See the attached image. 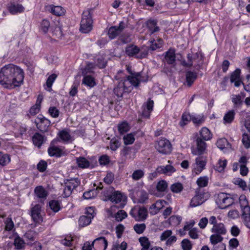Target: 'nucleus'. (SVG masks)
Instances as JSON below:
<instances>
[{"instance_id": "aec40b11", "label": "nucleus", "mask_w": 250, "mask_h": 250, "mask_svg": "<svg viewBox=\"0 0 250 250\" xmlns=\"http://www.w3.org/2000/svg\"><path fill=\"white\" fill-rule=\"evenodd\" d=\"M241 70L239 69H236L233 72L230 76V82L234 83V85L236 87H238L240 85L242 82L240 79Z\"/></svg>"}, {"instance_id": "774afa93", "label": "nucleus", "mask_w": 250, "mask_h": 250, "mask_svg": "<svg viewBox=\"0 0 250 250\" xmlns=\"http://www.w3.org/2000/svg\"><path fill=\"white\" fill-rule=\"evenodd\" d=\"M127 248V243L123 242L121 244H114L113 246L112 250H125Z\"/></svg>"}, {"instance_id": "58836bf2", "label": "nucleus", "mask_w": 250, "mask_h": 250, "mask_svg": "<svg viewBox=\"0 0 250 250\" xmlns=\"http://www.w3.org/2000/svg\"><path fill=\"white\" fill-rule=\"evenodd\" d=\"M146 25L151 33L157 32L159 28L157 26V21L155 20H149L146 22Z\"/></svg>"}, {"instance_id": "9b49d317", "label": "nucleus", "mask_w": 250, "mask_h": 250, "mask_svg": "<svg viewBox=\"0 0 250 250\" xmlns=\"http://www.w3.org/2000/svg\"><path fill=\"white\" fill-rule=\"evenodd\" d=\"M37 127L42 132H45L47 130L50 125V121L44 118L42 115H39L34 121Z\"/></svg>"}, {"instance_id": "f3484780", "label": "nucleus", "mask_w": 250, "mask_h": 250, "mask_svg": "<svg viewBox=\"0 0 250 250\" xmlns=\"http://www.w3.org/2000/svg\"><path fill=\"white\" fill-rule=\"evenodd\" d=\"M42 207L40 205H36L31 208V217L36 223H40L42 221L41 214Z\"/></svg>"}, {"instance_id": "c85d7f7f", "label": "nucleus", "mask_w": 250, "mask_h": 250, "mask_svg": "<svg viewBox=\"0 0 250 250\" xmlns=\"http://www.w3.org/2000/svg\"><path fill=\"white\" fill-rule=\"evenodd\" d=\"M186 82L188 86H190L197 78V74L196 72L188 71L186 74Z\"/></svg>"}, {"instance_id": "1a4fd4ad", "label": "nucleus", "mask_w": 250, "mask_h": 250, "mask_svg": "<svg viewBox=\"0 0 250 250\" xmlns=\"http://www.w3.org/2000/svg\"><path fill=\"white\" fill-rule=\"evenodd\" d=\"M130 215L135 220L142 221L146 220L147 217V210L144 208H134L129 212Z\"/></svg>"}, {"instance_id": "c756f323", "label": "nucleus", "mask_w": 250, "mask_h": 250, "mask_svg": "<svg viewBox=\"0 0 250 250\" xmlns=\"http://www.w3.org/2000/svg\"><path fill=\"white\" fill-rule=\"evenodd\" d=\"M32 141L35 146L40 147L44 141V136L39 133H36L32 137Z\"/></svg>"}, {"instance_id": "423d86ee", "label": "nucleus", "mask_w": 250, "mask_h": 250, "mask_svg": "<svg viewBox=\"0 0 250 250\" xmlns=\"http://www.w3.org/2000/svg\"><path fill=\"white\" fill-rule=\"evenodd\" d=\"M80 184V180L78 178L67 180L64 183L65 187L63 189L62 196L67 197L70 196L72 191Z\"/></svg>"}, {"instance_id": "6ab92c4d", "label": "nucleus", "mask_w": 250, "mask_h": 250, "mask_svg": "<svg viewBox=\"0 0 250 250\" xmlns=\"http://www.w3.org/2000/svg\"><path fill=\"white\" fill-rule=\"evenodd\" d=\"M206 200L204 194H197L191 199L190 206L192 208L196 207L203 204Z\"/></svg>"}, {"instance_id": "a19ab883", "label": "nucleus", "mask_w": 250, "mask_h": 250, "mask_svg": "<svg viewBox=\"0 0 250 250\" xmlns=\"http://www.w3.org/2000/svg\"><path fill=\"white\" fill-rule=\"evenodd\" d=\"M14 245L16 249L21 250L24 248L25 243L22 238L17 236L15 238Z\"/></svg>"}, {"instance_id": "13d9d810", "label": "nucleus", "mask_w": 250, "mask_h": 250, "mask_svg": "<svg viewBox=\"0 0 250 250\" xmlns=\"http://www.w3.org/2000/svg\"><path fill=\"white\" fill-rule=\"evenodd\" d=\"M36 235V233L34 230H30L27 231L24 234V237L27 240L30 241H33L35 240V238Z\"/></svg>"}, {"instance_id": "bf43d9fd", "label": "nucleus", "mask_w": 250, "mask_h": 250, "mask_svg": "<svg viewBox=\"0 0 250 250\" xmlns=\"http://www.w3.org/2000/svg\"><path fill=\"white\" fill-rule=\"evenodd\" d=\"M56 78H57V75L55 74H53L51 75L50 76H49L48 77V78H47L46 82V84L47 87L49 89H51L52 84L54 83V82L55 81V80H56ZM48 90H50V89H49Z\"/></svg>"}, {"instance_id": "4c0bfd02", "label": "nucleus", "mask_w": 250, "mask_h": 250, "mask_svg": "<svg viewBox=\"0 0 250 250\" xmlns=\"http://www.w3.org/2000/svg\"><path fill=\"white\" fill-rule=\"evenodd\" d=\"M138 202L139 203H145L148 198L147 193L144 190L138 191Z\"/></svg>"}, {"instance_id": "bb28decb", "label": "nucleus", "mask_w": 250, "mask_h": 250, "mask_svg": "<svg viewBox=\"0 0 250 250\" xmlns=\"http://www.w3.org/2000/svg\"><path fill=\"white\" fill-rule=\"evenodd\" d=\"M239 203L242 212L245 211L248 213L250 210V207L245 195H242L239 197Z\"/></svg>"}, {"instance_id": "0e129e2a", "label": "nucleus", "mask_w": 250, "mask_h": 250, "mask_svg": "<svg viewBox=\"0 0 250 250\" xmlns=\"http://www.w3.org/2000/svg\"><path fill=\"white\" fill-rule=\"evenodd\" d=\"M242 143L246 148H249L250 147V136L248 134H243Z\"/></svg>"}, {"instance_id": "8fccbe9b", "label": "nucleus", "mask_w": 250, "mask_h": 250, "mask_svg": "<svg viewBox=\"0 0 250 250\" xmlns=\"http://www.w3.org/2000/svg\"><path fill=\"white\" fill-rule=\"evenodd\" d=\"M242 218L244 225L249 229H250V210L247 213L242 212Z\"/></svg>"}, {"instance_id": "a211bd4d", "label": "nucleus", "mask_w": 250, "mask_h": 250, "mask_svg": "<svg viewBox=\"0 0 250 250\" xmlns=\"http://www.w3.org/2000/svg\"><path fill=\"white\" fill-rule=\"evenodd\" d=\"M176 61V56L175 50L172 49H169L165 52L163 62L168 64H174Z\"/></svg>"}, {"instance_id": "dca6fc26", "label": "nucleus", "mask_w": 250, "mask_h": 250, "mask_svg": "<svg viewBox=\"0 0 250 250\" xmlns=\"http://www.w3.org/2000/svg\"><path fill=\"white\" fill-rule=\"evenodd\" d=\"M92 243L95 250H105L108 245L107 241L104 237L95 239Z\"/></svg>"}, {"instance_id": "2eb2a0df", "label": "nucleus", "mask_w": 250, "mask_h": 250, "mask_svg": "<svg viewBox=\"0 0 250 250\" xmlns=\"http://www.w3.org/2000/svg\"><path fill=\"white\" fill-rule=\"evenodd\" d=\"M168 164L166 166H161L158 167L156 171L158 173L164 174L167 175H171L175 171L176 169L171 165L170 161H168Z\"/></svg>"}, {"instance_id": "ddd939ff", "label": "nucleus", "mask_w": 250, "mask_h": 250, "mask_svg": "<svg viewBox=\"0 0 250 250\" xmlns=\"http://www.w3.org/2000/svg\"><path fill=\"white\" fill-rule=\"evenodd\" d=\"M201 137H197L196 140V149L192 151L195 155H201L205 153L207 148V144Z\"/></svg>"}, {"instance_id": "7c9ffc66", "label": "nucleus", "mask_w": 250, "mask_h": 250, "mask_svg": "<svg viewBox=\"0 0 250 250\" xmlns=\"http://www.w3.org/2000/svg\"><path fill=\"white\" fill-rule=\"evenodd\" d=\"M138 240L142 247L141 250H149L150 247V242L147 237L146 236L140 237Z\"/></svg>"}, {"instance_id": "c03bdc74", "label": "nucleus", "mask_w": 250, "mask_h": 250, "mask_svg": "<svg viewBox=\"0 0 250 250\" xmlns=\"http://www.w3.org/2000/svg\"><path fill=\"white\" fill-rule=\"evenodd\" d=\"M208 176H202L198 178L196 183L200 188H204L208 186Z\"/></svg>"}, {"instance_id": "603ef678", "label": "nucleus", "mask_w": 250, "mask_h": 250, "mask_svg": "<svg viewBox=\"0 0 250 250\" xmlns=\"http://www.w3.org/2000/svg\"><path fill=\"white\" fill-rule=\"evenodd\" d=\"M146 229V225L144 223L136 224L133 226L135 231L139 234L143 233Z\"/></svg>"}, {"instance_id": "b1692460", "label": "nucleus", "mask_w": 250, "mask_h": 250, "mask_svg": "<svg viewBox=\"0 0 250 250\" xmlns=\"http://www.w3.org/2000/svg\"><path fill=\"white\" fill-rule=\"evenodd\" d=\"M36 196L41 200H45L48 195L47 191L42 186H38L34 189Z\"/></svg>"}, {"instance_id": "69168bd1", "label": "nucleus", "mask_w": 250, "mask_h": 250, "mask_svg": "<svg viewBox=\"0 0 250 250\" xmlns=\"http://www.w3.org/2000/svg\"><path fill=\"white\" fill-rule=\"evenodd\" d=\"M227 163V161L226 160L223 161L219 160L216 166V170L219 172L223 171L226 167Z\"/></svg>"}, {"instance_id": "393cba45", "label": "nucleus", "mask_w": 250, "mask_h": 250, "mask_svg": "<svg viewBox=\"0 0 250 250\" xmlns=\"http://www.w3.org/2000/svg\"><path fill=\"white\" fill-rule=\"evenodd\" d=\"M153 101L150 100L147 101L146 104L143 106V116L146 118L149 117L150 114L153 110Z\"/></svg>"}, {"instance_id": "f03ea898", "label": "nucleus", "mask_w": 250, "mask_h": 250, "mask_svg": "<svg viewBox=\"0 0 250 250\" xmlns=\"http://www.w3.org/2000/svg\"><path fill=\"white\" fill-rule=\"evenodd\" d=\"M24 73L21 68L13 64L3 66L0 70V84L7 88L20 86L23 82Z\"/></svg>"}, {"instance_id": "5701e85b", "label": "nucleus", "mask_w": 250, "mask_h": 250, "mask_svg": "<svg viewBox=\"0 0 250 250\" xmlns=\"http://www.w3.org/2000/svg\"><path fill=\"white\" fill-rule=\"evenodd\" d=\"M8 10L13 15L18 13L23 12L24 10V7L21 4L11 3L8 6Z\"/></svg>"}, {"instance_id": "79ce46f5", "label": "nucleus", "mask_w": 250, "mask_h": 250, "mask_svg": "<svg viewBox=\"0 0 250 250\" xmlns=\"http://www.w3.org/2000/svg\"><path fill=\"white\" fill-rule=\"evenodd\" d=\"M98 193L97 189H93L87 191H85L83 194V197L85 199H91L95 197Z\"/></svg>"}, {"instance_id": "ea45409f", "label": "nucleus", "mask_w": 250, "mask_h": 250, "mask_svg": "<svg viewBox=\"0 0 250 250\" xmlns=\"http://www.w3.org/2000/svg\"><path fill=\"white\" fill-rule=\"evenodd\" d=\"M168 184L164 180L159 181L156 185V188L158 191L163 192H165L167 188Z\"/></svg>"}, {"instance_id": "37998d69", "label": "nucleus", "mask_w": 250, "mask_h": 250, "mask_svg": "<svg viewBox=\"0 0 250 250\" xmlns=\"http://www.w3.org/2000/svg\"><path fill=\"white\" fill-rule=\"evenodd\" d=\"M50 209L54 212H58L61 208L60 202L57 200H51L49 203Z\"/></svg>"}, {"instance_id": "e2e57ef3", "label": "nucleus", "mask_w": 250, "mask_h": 250, "mask_svg": "<svg viewBox=\"0 0 250 250\" xmlns=\"http://www.w3.org/2000/svg\"><path fill=\"white\" fill-rule=\"evenodd\" d=\"M181 246L183 250H190L192 248L190 241L187 239H184L182 240Z\"/></svg>"}, {"instance_id": "5fc2aeb1", "label": "nucleus", "mask_w": 250, "mask_h": 250, "mask_svg": "<svg viewBox=\"0 0 250 250\" xmlns=\"http://www.w3.org/2000/svg\"><path fill=\"white\" fill-rule=\"evenodd\" d=\"M144 175V171L141 169H138L133 171L131 177L133 180L137 181L142 178Z\"/></svg>"}, {"instance_id": "f257e3e1", "label": "nucleus", "mask_w": 250, "mask_h": 250, "mask_svg": "<svg viewBox=\"0 0 250 250\" xmlns=\"http://www.w3.org/2000/svg\"><path fill=\"white\" fill-rule=\"evenodd\" d=\"M129 75L124 76L122 71H119L115 76V79L118 81L117 86L114 89V92L118 97H122L124 93L131 91L133 87L138 86L140 83L141 75L140 73H133L131 68L126 66Z\"/></svg>"}, {"instance_id": "7ed1b4c3", "label": "nucleus", "mask_w": 250, "mask_h": 250, "mask_svg": "<svg viewBox=\"0 0 250 250\" xmlns=\"http://www.w3.org/2000/svg\"><path fill=\"white\" fill-rule=\"evenodd\" d=\"M149 47L143 46L141 48L137 46L130 44L126 47L125 51L127 55L133 57L138 59L146 58L148 54Z\"/></svg>"}, {"instance_id": "473e14b6", "label": "nucleus", "mask_w": 250, "mask_h": 250, "mask_svg": "<svg viewBox=\"0 0 250 250\" xmlns=\"http://www.w3.org/2000/svg\"><path fill=\"white\" fill-rule=\"evenodd\" d=\"M222 235L213 233L209 237L210 242L212 245L215 246L219 243H220L223 240V237L222 236Z\"/></svg>"}, {"instance_id": "f704fd0d", "label": "nucleus", "mask_w": 250, "mask_h": 250, "mask_svg": "<svg viewBox=\"0 0 250 250\" xmlns=\"http://www.w3.org/2000/svg\"><path fill=\"white\" fill-rule=\"evenodd\" d=\"M76 162L79 167L82 168H87L90 166V162L85 158L80 157L76 159Z\"/></svg>"}, {"instance_id": "a18cd8bd", "label": "nucleus", "mask_w": 250, "mask_h": 250, "mask_svg": "<svg viewBox=\"0 0 250 250\" xmlns=\"http://www.w3.org/2000/svg\"><path fill=\"white\" fill-rule=\"evenodd\" d=\"M118 128L120 134H124L129 131L130 126L127 122H123L118 125Z\"/></svg>"}, {"instance_id": "cd10ccee", "label": "nucleus", "mask_w": 250, "mask_h": 250, "mask_svg": "<svg viewBox=\"0 0 250 250\" xmlns=\"http://www.w3.org/2000/svg\"><path fill=\"white\" fill-rule=\"evenodd\" d=\"M204 141H208L211 139L212 134L210 130L207 127H203L199 132V136Z\"/></svg>"}, {"instance_id": "2f4dec72", "label": "nucleus", "mask_w": 250, "mask_h": 250, "mask_svg": "<svg viewBox=\"0 0 250 250\" xmlns=\"http://www.w3.org/2000/svg\"><path fill=\"white\" fill-rule=\"evenodd\" d=\"M59 135L61 139L65 142H71L74 140L70 135L69 132L66 129L60 131Z\"/></svg>"}, {"instance_id": "4468645a", "label": "nucleus", "mask_w": 250, "mask_h": 250, "mask_svg": "<svg viewBox=\"0 0 250 250\" xmlns=\"http://www.w3.org/2000/svg\"><path fill=\"white\" fill-rule=\"evenodd\" d=\"M125 28V23L123 21L120 22L118 26H112L108 29V35L111 39H115Z\"/></svg>"}, {"instance_id": "09e8293b", "label": "nucleus", "mask_w": 250, "mask_h": 250, "mask_svg": "<svg viewBox=\"0 0 250 250\" xmlns=\"http://www.w3.org/2000/svg\"><path fill=\"white\" fill-rule=\"evenodd\" d=\"M183 189V186L180 183H175L172 184L170 186V190L173 193H179L181 192Z\"/></svg>"}, {"instance_id": "4d7b16f0", "label": "nucleus", "mask_w": 250, "mask_h": 250, "mask_svg": "<svg viewBox=\"0 0 250 250\" xmlns=\"http://www.w3.org/2000/svg\"><path fill=\"white\" fill-rule=\"evenodd\" d=\"M50 27V22L48 20L44 19L42 21L41 24V30L44 33H46Z\"/></svg>"}, {"instance_id": "0eeeda50", "label": "nucleus", "mask_w": 250, "mask_h": 250, "mask_svg": "<svg viewBox=\"0 0 250 250\" xmlns=\"http://www.w3.org/2000/svg\"><path fill=\"white\" fill-rule=\"evenodd\" d=\"M233 199L225 193H219L216 199V202L219 208L224 209L230 206L233 203Z\"/></svg>"}, {"instance_id": "6e6d98bb", "label": "nucleus", "mask_w": 250, "mask_h": 250, "mask_svg": "<svg viewBox=\"0 0 250 250\" xmlns=\"http://www.w3.org/2000/svg\"><path fill=\"white\" fill-rule=\"evenodd\" d=\"M120 141L116 139L112 138L110 142V148L113 150L115 151L117 149V148L120 146Z\"/></svg>"}, {"instance_id": "3c124183", "label": "nucleus", "mask_w": 250, "mask_h": 250, "mask_svg": "<svg viewBox=\"0 0 250 250\" xmlns=\"http://www.w3.org/2000/svg\"><path fill=\"white\" fill-rule=\"evenodd\" d=\"M190 120H191V116L188 113H185L182 115L181 120L179 122V125L183 127L186 125H187Z\"/></svg>"}, {"instance_id": "052dcab7", "label": "nucleus", "mask_w": 250, "mask_h": 250, "mask_svg": "<svg viewBox=\"0 0 250 250\" xmlns=\"http://www.w3.org/2000/svg\"><path fill=\"white\" fill-rule=\"evenodd\" d=\"M127 216L126 212L123 210H120L115 215V219L118 221H121Z\"/></svg>"}, {"instance_id": "338daca9", "label": "nucleus", "mask_w": 250, "mask_h": 250, "mask_svg": "<svg viewBox=\"0 0 250 250\" xmlns=\"http://www.w3.org/2000/svg\"><path fill=\"white\" fill-rule=\"evenodd\" d=\"M10 161L9 156L7 154H3L0 158V165L4 166L8 164Z\"/></svg>"}, {"instance_id": "c9c22d12", "label": "nucleus", "mask_w": 250, "mask_h": 250, "mask_svg": "<svg viewBox=\"0 0 250 250\" xmlns=\"http://www.w3.org/2000/svg\"><path fill=\"white\" fill-rule=\"evenodd\" d=\"M235 112L231 110L226 113L223 117L224 123L225 124H230L234 119Z\"/></svg>"}, {"instance_id": "9d476101", "label": "nucleus", "mask_w": 250, "mask_h": 250, "mask_svg": "<svg viewBox=\"0 0 250 250\" xmlns=\"http://www.w3.org/2000/svg\"><path fill=\"white\" fill-rule=\"evenodd\" d=\"M109 200L116 204H119L120 208H123L125 204L126 197L120 191H116L111 193Z\"/></svg>"}, {"instance_id": "f8f14e48", "label": "nucleus", "mask_w": 250, "mask_h": 250, "mask_svg": "<svg viewBox=\"0 0 250 250\" xmlns=\"http://www.w3.org/2000/svg\"><path fill=\"white\" fill-rule=\"evenodd\" d=\"M206 163V158L204 156L199 155L195 159V163L193 169V172L196 174L200 173L205 168Z\"/></svg>"}, {"instance_id": "39448f33", "label": "nucleus", "mask_w": 250, "mask_h": 250, "mask_svg": "<svg viewBox=\"0 0 250 250\" xmlns=\"http://www.w3.org/2000/svg\"><path fill=\"white\" fill-rule=\"evenodd\" d=\"M220 220L219 216H211L209 218V224L213 225L211 229V231L213 233H216L221 235H225L227 233V229L225 225L222 223H218V221Z\"/></svg>"}, {"instance_id": "de8ad7c7", "label": "nucleus", "mask_w": 250, "mask_h": 250, "mask_svg": "<svg viewBox=\"0 0 250 250\" xmlns=\"http://www.w3.org/2000/svg\"><path fill=\"white\" fill-rule=\"evenodd\" d=\"M191 121L194 124L199 125L202 124L204 121L205 118L204 116L202 114L200 115H192Z\"/></svg>"}, {"instance_id": "e433bc0d", "label": "nucleus", "mask_w": 250, "mask_h": 250, "mask_svg": "<svg viewBox=\"0 0 250 250\" xmlns=\"http://www.w3.org/2000/svg\"><path fill=\"white\" fill-rule=\"evenodd\" d=\"M93 218V216H88L83 215L80 217L79 220V225L81 227H85L89 225L91 221V219Z\"/></svg>"}, {"instance_id": "680f3d73", "label": "nucleus", "mask_w": 250, "mask_h": 250, "mask_svg": "<svg viewBox=\"0 0 250 250\" xmlns=\"http://www.w3.org/2000/svg\"><path fill=\"white\" fill-rule=\"evenodd\" d=\"M94 67V64L93 63L91 62H87L86 65L83 71V75H86L87 73H92L93 72V69Z\"/></svg>"}, {"instance_id": "412c9836", "label": "nucleus", "mask_w": 250, "mask_h": 250, "mask_svg": "<svg viewBox=\"0 0 250 250\" xmlns=\"http://www.w3.org/2000/svg\"><path fill=\"white\" fill-rule=\"evenodd\" d=\"M200 56V54L196 53L195 54H188L187 55L188 62L183 61L182 64L183 66L186 67H191L192 66L193 62L197 60Z\"/></svg>"}, {"instance_id": "20e7f679", "label": "nucleus", "mask_w": 250, "mask_h": 250, "mask_svg": "<svg viewBox=\"0 0 250 250\" xmlns=\"http://www.w3.org/2000/svg\"><path fill=\"white\" fill-rule=\"evenodd\" d=\"M93 21L90 15V11L87 9L82 15L80 30L83 33H88L92 29Z\"/></svg>"}, {"instance_id": "6e6552de", "label": "nucleus", "mask_w": 250, "mask_h": 250, "mask_svg": "<svg viewBox=\"0 0 250 250\" xmlns=\"http://www.w3.org/2000/svg\"><path fill=\"white\" fill-rule=\"evenodd\" d=\"M156 149L161 153L167 154L171 151V145L167 139L162 138L158 140L155 144Z\"/></svg>"}, {"instance_id": "864d4df0", "label": "nucleus", "mask_w": 250, "mask_h": 250, "mask_svg": "<svg viewBox=\"0 0 250 250\" xmlns=\"http://www.w3.org/2000/svg\"><path fill=\"white\" fill-rule=\"evenodd\" d=\"M123 140L125 145H127L132 144L135 141L134 135L132 133L127 134L124 136Z\"/></svg>"}, {"instance_id": "72a5a7b5", "label": "nucleus", "mask_w": 250, "mask_h": 250, "mask_svg": "<svg viewBox=\"0 0 250 250\" xmlns=\"http://www.w3.org/2000/svg\"><path fill=\"white\" fill-rule=\"evenodd\" d=\"M83 83L90 87H92L96 85L95 80L93 77L89 75H83Z\"/></svg>"}, {"instance_id": "4be33fe9", "label": "nucleus", "mask_w": 250, "mask_h": 250, "mask_svg": "<svg viewBox=\"0 0 250 250\" xmlns=\"http://www.w3.org/2000/svg\"><path fill=\"white\" fill-rule=\"evenodd\" d=\"M47 8L50 13L57 16H62L65 12V10L60 6L50 5L47 7Z\"/></svg>"}, {"instance_id": "49530a36", "label": "nucleus", "mask_w": 250, "mask_h": 250, "mask_svg": "<svg viewBox=\"0 0 250 250\" xmlns=\"http://www.w3.org/2000/svg\"><path fill=\"white\" fill-rule=\"evenodd\" d=\"M95 62L100 68H104L105 66L106 62L104 60V57L102 55H98L95 58Z\"/></svg>"}, {"instance_id": "a878e982", "label": "nucleus", "mask_w": 250, "mask_h": 250, "mask_svg": "<svg viewBox=\"0 0 250 250\" xmlns=\"http://www.w3.org/2000/svg\"><path fill=\"white\" fill-rule=\"evenodd\" d=\"M48 153L50 156L59 157L63 154V150L56 146H50L48 149Z\"/></svg>"}]
</instances>
